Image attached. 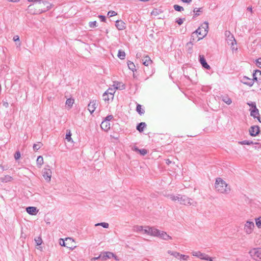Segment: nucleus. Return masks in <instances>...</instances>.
<instances>
[{"instance_id":"obj_1","label":"nucleus","mask_w":261,"mask_h":261,"mask_svg":"<svg viewBox=\"0 0 261 261\" xmlns=\"http://www.w3.org/2000/svg\"><path fill=\"white\" fill-rule=\"evenodd\" d=\"M168 197L172 201H178L181 204L185 205H193L196 206L197 203L193 200L192 199L185 195L178 194L174 195L173 194L168 195Z\"/></svg>"},{"instance_id":"obj_2","label":"nucleus","mask_w":261,"mask_h":261,"mask_svg":"<svg viewBox=\"0 0 261 261\" xmlns=\"http://www.w3.org/2000/svg\"><path fill=\"white\" fill-rule=\"evenodd\" d=\"M215 187L217 191L222 194H228L230 191V187L221 178L216 179Z\"/></svg>"},{"instance_id":"obj_3","label":"nucleus","mask_w":261,"mask_h":261,"mask_svg":"<svg viewBox=\"0 0 261 261\" xmlns=\"http://www.w3.org/2000/svg\"><path fill=\"white\" fill-rule=\"evenodd\" d=\"M225 36L226 38V41L228 44L230 45L232 50H237V48H234V45L237 44V42L230 32L229 31H225Z\"/></svg>"},{"instance_id":"obj_4","label":"nucleus","mask_w":261,"mask_h":261,"mask_svg":"<svg viewBox=\"0 0 261 261\" xmlns=\"http://www.w3.org/2000/svg\"><path fill=\"white\" fill-rule=\"evenodd\" d=\"M249 254L254 259L261 261V248H253L250 251Z\"/></svg>"},{"instance_id":"obj_5","label":"nucleus","mask_w":261,"mask_h":261,"mask_svg":"<svg viewBox=\"0 0 261 261\" xmlns=\"http://www.w3.org/2000/svg\"><path fill=\"white\" fill-rule=\"evenodd\" d=\"M192 254L193 256L197 257L201 259H203L208 261H213L214 258L209 256L207 254L201 253L200 251H193Z\"/></svg>"},{"instance_id":"obj_6","label":"nucleus","mask_w":261,"mask_h":261,"mask_svg":"<svg viewBox=\"0 0 261 261\" xmlns=\"http://www.w3.org/2000/svg\"><path fill=\"white\" fill-rule=\"evenodd\" d=\"M42 173L43 176L44 178L46 180V181H47V182L50 181L51 179L52 172L49 166H46L43 169Z\"/></svg>"},{"instance_id":"obj_7","label":"nucleus","mask_w":261,"mask_h":261,"mask_svg":"<svg viewBox=\"0 0 261 261\" xmlns=\"http://www.w3.org/2000/svg\"><path fill=\"white\" fill-rule=\"evenodd\" d=\"M254 224L251 221H247L244 225V230L247 234H250L253 230Z\"/></svg>"},{"instance_id":"obj_8","label":"nucleus","mask_w":261,"mask_h":261,"mask_svg":"<svg viewBox=\"0 0 261 261\" xmlns=\"http://www.w3.org/2000/svg\"><path fill=\"white\" fill-rule=\"evenodd\" d=\"M254 80L253 78L252 79H250L246 76H243L241 80V82L244 84L247 85L250 87H251L254 84Z\"/></svg>"},{"instance_id":"obj_9","label":"nucleus","mask_w":261,"mask_h":261,"mask_svg":"<svg viewBox=\"0 0 261 261\" xmlns=\"http://www.w3.org/2000/svg\"><path fill=\"white\" fill-rule=\"evenodd\" d=\"M98 105V102L96 100L91 101L90 103L88 105V110L90 112L91 114L94 112L96 108H97Z\"/></svg>"},{"instance_id":"obj_10","label":"nucleus","mask_w":261,"mask_h":261,"mask_svg":"<svg viewBox=\"0 0 261 261\" xmlns=\"http://www.w3.org/2000/svg\"><path fill=\"white\" fill-rule=\"evenodd\" d=\"M259 132V128L258 126H252L249 129V134L251 136H256Z\"/></svg>"},{"instance_id":"obj_11","label":"nucleus","mask_w":261,"mask_h":261,"mask_svg":"<svg viewBox=\"0 0 261 261\" xmlns=\"http://www.w3.org/2000/svg\"><path fill=\"white\" fill-rule=\"evenodd\" d=\"M253 77L256 82L258 83H261V71L256 70L253 73Z\"/></svg>"},{"instance_id":"obj_12","label":"nucleus","mask_w":261,"mask_h":261,"mask_svg":"<svg viewBox=\"0 0 261 261\" xmlns=\"http://www.w3.org/2000/svg\"><path fill=\"white\" fill-rule=\"evenodd\" d=\"M158 237L166 241L172 239L171 237L167 234L166 232L160 230Z\"/></svg>"},{"instance_id":"obj_13","label":"nucleus","mask_w":261,"mask_h":261,"mask_svg":"<svg viewBox=\"0 0 261 261\" xmlns=\"http://www.w3.org/2000/svg\"><path fill=\"white\" fill-rule=\"evenodd\" d=\"M101 256V259L106 260L108 259L113 258V257L114 256V254L112 252L107 251L104 252Z\"/></svg>"},{"instance_id":"obj_14","label":"nucleus","mask_w":261,"mask_h":261,"mask_svg":"<svg viewBox=\"0 0 261 261\" xmlns=\"http://www.w3.org/2000/svg\"><path fill=\"white\" fill-rule=\"evenodd\" d=\"M142 61L143 65L146 66L151 64L152 63V60H151L150 58L148 56L145 55H143Z\"/></svg>"},{"instance_id":"obj_15","label":"nucleus","mask_w":261,"mask_h":261,"mask_svg":"<svg viewBox=\"0 0 261 261\" xmlns=\"http://www.w3.org/2000/svg\"><path fill=\"white\" fill-rule=\"evenodd\" d=\"M110 122L103 120L101 123L100 127L102 129L107 132L110 129Z\"/></svg>"},{"instance_id":"obj_16","label":"nucleus","mask_w":261,"mask_h":261,"mask_svg":"<svg viewBox=\"0 0 261 261\" xmlns=\"http://www.w3.org/2000/svg\"><path fill=\"white\" fill-rule=\"evenodd\" d=\"M202 31H203V30H202L201 28L199 27L194 32H193L192 33V37H194L195 35L198 34V35H200L201 36L199 37L198 40H199L200 39H202L204 36H206V35H204L202 34Z\"/></svg>"},{"instance_id":"obj_17","label":"nucleus","mask_w":261,"mask_h":261,"mask_svg":"<svg viewBox=\"0 0 261 261\" xmlns=\"http://www.w3.org/2000/svg\"><path fill=\"white\" fill-rule=\"evenodd\" d=\"M250 115L254 118H257L258 120L260 122L258 110L256 107H255V108L251 111Z\"/></svg>"},{"instance_id":"obj_18","label":"nucleus","mask_w":261,"mask_h":261,"mask_svg":"<svg viewBox=\"0 0 261 261\" xmlns=\"http://www.w3.org/2000/svg\"><path fill=\"white\" fill-rule=\"evenodd\" d=\"M199 61L202 65V67H204L205 69H210L211 68L210 66L207 62H206V60H205L203 56H199Z\"/></svg>"},{"instance_id":"obj_19","label":"nucleus","mask_w":261,"mask_h":261,"mask_svg":"<svg viewBox=\"0 0 261 261\" xmlns=\"http://www.w3.org/2000/svg\"><path fill=\"white\" fill-rule=\"evenodd\" d=\"M115 25L119 30H123L125 28V24L122 20H117Z\"/></svg>"},{"instance_id":"obj_20","label":"nucleus","mask_w":261,"mask_h":261,"mask_svg":"<svg viewBox=\"0 0 261 261\" xmlns=\"http://www.w3.org/2000/svg\"><path fill=\"white\" fill-rule=\"evenodd\" d=\"M27 212L30 215H35L38 211L37 207L34 206H29L26 208Z\"/></svg>"},{"instance_id":"obj_21","label":"nucleus","mask_w":261,"mask_h":261,"mask_svg":"<svg viewBox=\"0 0 261 261\" xmlns=\"http://www.w3.org/2000/svg\"><path fill=\"white\" fill-rule=\"evenodd\" d=\"M113 86H114V88L116 90L118 89L122 90L125 88L124 84H123L122 83L118 82H114Z\"/></svg>"},{"instance_id":"obj_22","label":"nucleus","mask_w":261,"mask_h":261,"mask_svg":"<svg viewBox=\"0 0 261 261\" xmlns=\"http://www.w3.org/2000/svg\"><path fill=\"white\" fill-rule=\"evenodd\" d=\"M13 177L10 175H7L4 177L0 178V181L3 183H7L10 182L13 180Z\"/></svg>"},{"instance_id":"obj_23","label":"nucleus","mask_w":261,"mask_h":261,"mask_svg":"<svg viewBox=\"0 0 261 261\" xmlns=\"http://www.w3.org/2000/svg\"><path fill=\"white\" fill-rule=\"evenodd\" d=\"M150 236L153 237H158L159 236V233L160 232V230L152 227H150Z\"/></svg>"},{"instance_id":"obj_24","label":"nucleus","mask_w":261,"mask_h":261,"mask_svg":"<svg viewBox=\"0 0 261 261\" xmlns=\"http://www.w3.org/2000/svg\"><path fill=\"white\" fill-rule=\"evenodd\" d=\"M199 28H201L203 30V31H202V34L204 35H206L208 32V23L205 21Z\"/></svg>"},{"instance_id":"obj_25","label":"nucleus","mask_w":261,"mask_h":261,"mask_svg":"<svg viewBox=\"0 0 261 261\" xmlns=\"http://www.w3.org/2000/svg\"><path fill=\"white\" fill-rule=\"evenodd\" d=\"M116 89L115 88H110L106 92L108 95H110V98H114V95L115 93Z\"/></svg>"},{"instance_id":"obj_26","label":"nucleus","mask_w":261,"mask_h":261,"mask_svg":"<svg viewBox=\"0 0 261 261\" xmlns=\"http://www.w3.org/2000/svg\"><path fill=\"white\" fill-rule=\"evenodd\" d=\"M146 126V124L145 122H141L137 126V129L139 132H142Z\"/></svg>"},{"instance_id":"obj_27","label":"nucleus","mask_w":261,"mask_h":261,"mask_svg":"<svg viewBox=\"0 0 261 261\" xmlns=\"http://www.w3.org/2000/svg\"><path fill=\"white\" fill-rule=\"evenodd\" d=\"M221 99L223 101L228 105L232 102L231 99L228 96H222Z\"/></svg>"},{"instance_id":"obj_28","label":"nucleus","mask_w":261,"mask_h":261,"mask_svg":"<svg viewBox=\"0 0 261 261\" xmlns=\"http://www.w3.org/2000/svg\"><path fill=\"white\" fill-rule=\"evenodd\" d=\"M29 2H39L41 3L42 2L43 4L46 6L47 9H49L51 7V5L47 1H43L42 0H28Z\"/></svg>"},{"instance_id":"obj_29","label":"nucleus","mask_w":261,"mask_h":261,"mask_svg":"<svg viewBox=\"0 0 261 261\" xmlns=\"http://www.w3.org/2000/svg\"><path fill=\"white\" fill-rule=\"evenodd\" d=\"M239 143L241 145H251V144H257V143H254L253 141H248V140H244L242 141L239 142Z\"/></svg>"},{"instance_id":"obj_30","label":"nucleus","mask_w":261,"mask_h":261,"mask_svg":"<svg viewBox=\"0 0 261 261\" xmlns=\"http://www.w3.org/2000/svg\"><path fill=\"white\" fill-rule=\"evenodd\" d=\"M37 164L39 167H40L43 164V158L42 156L40 155L37 158Z\"/></svg>"},{"instance_id":"obj_31","label":"nucleus","mask_w":261,"mask_h":261,"mask_svg":"<svg viewBox=\"0 0 261 261\" xmlns=\"http://www.w3.org/2000/svg\"><path fill=\"white\" fill-rule=\"evenodd\" d=\"M74 103V99L72 98H68L66 101V105L69 108H71Z\"/></svg>"},{"instance_id":"obj_32","label":"nucleus","mask_w":261,"mask_h":261,"mask_svg":"<svg viewBox=\"0 0 261 261\" xmlns=\"http://www.w3.org/2000/svg\"><path fill=\"white\" fill-rule=\"evenodd\" d=\"M136 111L140 115L143 114L145 112V111L142 108V106L139 104L137 106Z\"/></svg>"},{"instance_id":"obj_33","label":"nucleus","mask_w":261,"mask_h":261,"mask_svg":"<svg viewBox=\"0 0 261 261\" xmlns=\"http://www.w3.org/2000/svg\"><path fill=\"white\" fill-rule=\"evenodd\" d=\"M127 66L128 68L132 71H134V70H136L135 65L133 62L128 61L127 62Z\"/></svg>"},{"instance_id":"obj_34","label":"nucleus","mask_w":261,"mask_h":261,"mask_svg":"<svg viewBox=\"0 0 261 261\" xmlns=\"http://www.w3.org/2000/svg\"><path fill=\"white\" fill-rule=\"evenodd\" d=\"M150 226H145L143 227L142 233L150 235Z\"/></svg>"},{"instance_id":"obj_35","label":"nucleus","mask_w":261,"mask_h":261,"mask_svg":"<svg viewBox=\"0 0 261 261\" xmlns=\"http://www.w3.org/2000/svg\"><path fill=\"white\" fill-rule=\"evenodd\" d=\"M66 132H67V133H66L65 139L67 140V141L70 142L72 140V138L71 137V131L70 130H67Z\"/></svg>"},{"instance_id":"obj_36","label":"nucleus","mask_w":261,"mask_h":261,"mask_svg":"<svg viewBox=\"0 0 261 261\" xmlns=\"http://www.w3.org/2000/svg\"><path fill=\"white\" fill-rule=\"evenodd\" d=\"M95 226H101L103 227V228H108L109 227V224L107 222H101V223H96L95 225Z\"/></svg>"},{"instance_id":"obj_37","label":"nucleus","mask_w":261,"mask_h":261,"mask_svg":"<svg viewBox=\"0 0 261 261\" xmlns=\"http://www.w3.org/2000/svg\"><path fill=\"white\" fill-rule=\"evenodd\" d=\"M118 57L120 59H124L125 57V53L124 51L119 50L118 53Z\"/></svg>"},{"instance_id":"obj_38","label":"nucleus","mask_w":261,"mask_h":261,"mask_svg":"<svg viewBox=\"0 0 261 261\" xmlns=\"http://www.w3.org/2000/svg\"><path fill=\"white\" fill-rule=\"evenodd\" d=\"M143 227H144L142 226L137 225V226H134V230L135 231H137V232H142Z\"/></svg>"},{"instance_id":"obj_39","label":"nucleus","mask_w":261,"mask_h":261,"mask_svg":"<svg viewBox=\"0 0 261 261\" xmlns=\"http://www.w3.org/2000/svg\"><path fill=\"white\" fill-rule=\"evenodd\" d=\"M42 146V144L40 142H38L37 144H34L33 145V149L34 150H38Z\"/></svg>"},{"instance_id":"obj_40","label":"nucleus","mask_w":261,"mask_h":261,"mask_svg":"<svg viewBox=\"0 0 261 261\" xmlns=\"http://www.w3.org/2000/svg\"><path fill=\"white\" fill-rule=\"evenodd\" d=\"M173 8L175 10L179 12L182 11L184 10L182 7L179 6L178 5H174L173 6Z\"/></svg>"},{"instance_id":"obj_41","label":"nucleus","mask_w":261,"mask_h":261,"mask_svg":"<svg viewBox=\"0 0 261 261\" xmlns=\"http://www.w3.org/2000/svg\"><path fill=\"white\" fill-rule=\"evenodd\" d=\"M189 258V256L187 255L180 254L179 259L182 260H187Z\"/></svg>"},{"instance_id":"obj_42","label":"nucleus","mask_w":261,"mask_h":261,"mask_svg":"<svg viewBox=\"0 0 261 261\" xmlns=\"http://www.w3.org/2000/svg\"><path fill=\"white\" fill-rule=\"evenodd\" d=\"M256 225L258 228H261V218L255 219Z\"/></svg>"},{"instance_id":"obj_43","label":"nucleus","mask_w":261,"mask_h":261,"mask_svg":"<svg viewBox=\"0 0 261 261\" xmlns=\"http://www.w3.org/2000/svg\"><path fill=\"white\" fill-rule=\"evenodd\" d=\"M35 241L37 244V245H40L42 244V241L40 237H38L35 239Z\"/></svg>"},{"instance_id":"obj_44","label":"nucleus","mask_w":261,"mask_h":261,"mask_svg":"<svg viewBox=\"0 0 261 261\" xmlns=\"http://www.w3.org/2000/svg\"><path fill=\"white\" fill-rule=\"evenodd\" d=\"M89 25L91 28H94L97 26V22L96 21H90L89 23Z\"/></svg>"},{"instance_id":"obj_45","label":"nucleus","mask_w":261,"mask_h":261,"mask_svg":"<svg viewBox=\"0 0 261 261\" xmlns=\"http://www.w3.org/2000/svg\"><path fill=\"white\" fill-rule=\"evenodd\" d=\"M136 149L138 151L141 155H144L147 153V150L145 149H139L136 148Z\"/></svg>"},{"instance_id":"obj_46","label":"nucleus","mask_w":261,"mask_h":261,"mask_svg":"<svg viewBox=\"0 0 261 261\" xmlns=\"http://www.w3.org/2000/svg\"><path fill=\"white\" fill-rule=\"evenodd\" d=\"M13 40H14V41L15 42H17V41H18L19 42V44H18V46H20V45H21V43L20 42H19V37L18 36V35H15L13 37Z\"/></svg>"},{"instance_id":"obj_47","label":"nucleus","mask_w":261,"mask_h":261,"mask_svg":"<svg viewBox=\"0 0 261 261\" xmlns=\"http://www.w3.org/2000/svg\"><path fill=\"white\" fill-rule=\"evenodd\" d=\"M108 15L110 17H112L117 15V13L114 11H110L108 12Z\"/></svg>"},{"instance_id":"obj_48","label":"nucleus","mask_w":261,"mask_h":261,"mask_svg":"<svg viewBox=\"0 0 261 261\" xmlns=\"http://www.w3.org/2000/svg\"><path fill=\"white\" fill-rule=\"evenodd\" d=\"M103 99L105 101H109L108 95L106 93H104L102 95Z\"/></svg>"},{"instance_id":"obj_49","label":"nucleus","mask_w":261,"mask_h":261,"mask_svg":"<svg viewBox=\"0 0 261 261\" xmlns=\"http://www.w3.org/2000/svg\"><path fill=\"white\" fill-rule=\"evenodd\" d=\"M113 118V116L112 115H108L106 117L105 121H108V122H110V121Z\"/></svg>"},{"instance_id":"obj_50","label":"nucleus","mask_w":261,"mask_h":261,"mask_svg":"<svg viewBox=\"0 0 261 261\" xmlns=\"http://www.w3.org/2000/svg\"><path fill=\"white\" fill-rule=\"evenodd\" d=\"M179 255H180V253H179V252H176V251H174V253H173V256L174 257H175V258H176L179 259Z\"/></svg>"},{"instance_id":"obj_51","label":"nucleus","mask_w":261,"mask_h":261,"mask_svg":"<svg viewBox=\"0 0 261 261\" xmlns=\"http://www.w3.org/2000/svg\"><path fill=\"white\" fill-rule=\"evenodd\" d=\"M20 158V153L19 152H17L15 154V158L16 160H18Z\"/></svg>"},{"instance_id":"obj_52","label":"nucleus","mask_w":261,"mask_h":261,"mask_svg":"<svg viewBox=\"0 0 261 261\" xmlns=\"http://www.w3.org/2000/svg\"><path fill=\"white\" fill-rule=\"evenodd\" d=\"M176 22L179 24L181 25L183 23V19L181 18H178L176 20Z\"/></svg>"},{"instance_id":"obj_53","label":"nucleus","mask_w":261,"mask_h":261,"mask_svg":"<svg viewBox=\"0 0 261 261\" xmlns=\"http://www.w3.org/2000/svg\"><path fill=\"white\" fill-rule=\"evenodd\" d=\"M256 63L258 65V66L261 68V58L256 60Z\"/></svg>"},{"instance_id":"obj_54","label":"nucleus","mask_w":261,"mask_h":261,"mask_svg":"<svg viewBox=\"0 0 261 261\" xmlns=\"http://www.w3.org/2000/svg\"><path fill=\"white\" fill-rule=\"evenodd\" d=\"M247 105H248L249 106H251L253 109H254L255 107H256V104L254 102H251L250 103L248 102V103H247Z\"/></svg>"},{"instance_id":"obj_55","label":"nucleus","mask_w":261,"mask_h":261,"mask_svg":"<svg viewBox=\"0 0 261 261\" xmlns=\"http://www.w3.org/2000/svg\"><path fill=\"white\" fill-rule=\"evenodd\" d=\"M99 18L100 19L101 21L104 22L106 20L105 16L103 15H99Z\"/></svg>"},{"instance_id":"obj_56","label":"nucleus","mask_w":261,"mask_h":261,"mask_svg":"<svg viewBox=\"0 0 261 261\" xmlns=\"http://www.w3.org/2000/svg\"><path fill=\"white\" fill-rule=\"evenodd\" d=\"M143 56L142 54L141 53H138L137 54H136V57L137 58H143Z\"/></svg>"},{"instance_id":"obj_57","label":"nucleus","mask_w":261,"mask_h":261,"mask_svg":"<svg viewBox=\"0 0 261 261\" xmlns=\"http://www.w3.org/2000/svg\"><path fill=\"white\" fill-rule=\"evenodd\" d=\"M101 256H102L101 254H100V255H99L97 257H94L92 258L91 259L93 260H97V259H98L99 258H101Z\"/></svg>"},{"instance_id":"obj_58","label":"nucleus","mask_w":261,"mask_h":261,"mask_svg":"<svg viewBox=\"0 0 261 261\" xmlns=\"http://www.w3.org/2000/svg\"><path fill=\"white\" fill-rule=\"evenodd\" d=\"M60 244L61 245V246H66L65 245V242L63 240H61L60 242Z\"/></svg>"},{"instance_id":"obj_59","label":"nucleus","mask_w":261,"mask_h":261,"mask_svg":"<svg viewBox=\"0 0 261 261\" xmlns=\"http://www.w3.org/2000/svg\"><path fill=\"white\" fill-rule=\"evenodd\" d=\"M183 3L189 4L192 2V0H181Z\"/></svg>"},{"instance_id":"obj_60","label":"nucleus","mask_w":261,"mask_h":261,"mask_svg":"<svg viewBox=\"0 0 261 261\" xmlns=\"http://www.w3.org/2000/svg\"><path fill=\"white\" fill-rule=\"evenodd\" d=\"M174 251H171V250H168V251H167V253H168L169 254H170V255H172V256H173V253H174Z\"/></svg>"},{"instance_id":"obj_61","label":"nucleus","mask_w":261,"mask_h":261,"mask_svg":"<svg viewBox=\"0 0 261 261\" xmlns=\"http://www.w3.org/2000/svg\"><path fill=\"white\" fill-rule=\"evenodd\" d=\"M3 106H4V107H6V108H7V107H8L9 104H8V103L7 102H4L3 103Z\"/></svg>"},{"instance_id":"obj_62","label":"nucleus","mask_w":261,"mask_h":261,"mask_svg":"<svg viewBox=\"0 0 261 261\" xmlns=\"http://www.w3.org/2000/svg\"><path fill=\"white\" fill-rule=\"evenodd\" d=\"M194 12H200V8H199V9H195L194 10Z\"/></svg>"},{"instance_id":"obj_63","label":"nucleus","mask_w":261,"mask_h":261,"mask_svg":"<svg viewBox=\"0 0 261 261\" xmlns=\"http://www.w3.org/2000/svg\"><path fill=\"white\" fill-rule=\"evenodd\" d=\"M247 10L249 11H250L251 13H252V7H248L247 8Z\"/></svg>"},{"instance_id":"obj_64","label":"nucleus","mask_w":261,"mask_h":261,"mask_svg":"<svg viewBox=\"0 0 261 261\" xmlns=\"http://www.w3.org/2000/svg\"><path fill=\"white\" fill-rule=\"evenodd\" d=\"M170 163H171V161L169 159L166 160V163L167 164H169Z\"/></svg>"}]
</instances>
